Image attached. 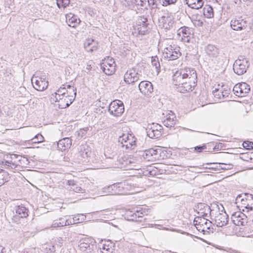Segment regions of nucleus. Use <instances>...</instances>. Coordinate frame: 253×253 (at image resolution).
Instances as JSON below:
<instances>
[{
  "label": "nucleus",
  "mask_w": 253,
  "mask_h": 253,
  "mask_svg": "<svg viewBox=\"0 0 253 253\" xmlns=\"http://www.w3.org/2000/svg\"><path fill=\"white\" fill-rule=\"evenodd\" d=\"M63 86H65V85H63ZM56 92L58 94L62 95V97H65L67 95V93H66V88L65 86L60 87Z\"/></svg>",
  "instance_id": "nucleus-44"
},
{
  "label": "nucleus",
  "mask_w": 253,
  "mask_h": 253,
  "mask_svg": "<svg viewBox=\"0 0 253 253\" xmlns=\"http://www.w3.org/2000/svg\"><path fill=\"white\" fill-rule=\"evenodd\" d=\"M163 126L158 124L153 123L149 125L146 129L147 134L151 138H158L161 135Z\"/></svg>",
  "instance_id": "nucleus-10"
},
{
  "label": "nucleus",
  "mask_w": 253,
  "mask_h": 253,
  "mask_svg": "<svg viewBox=\"0 0 253 253\" xmlns=\"http://www.w3.org/2000/svg\"><path fill=\"white\" fill-rule=\"evenodd\" d=\"M219 165H224V167H222L219 166L220 169H230L232 168V165L231 164H226L224 163H219Z\"/></svg>",
  "instance_id": "nucleus-54"
},
{
  "label": "nucleus",
  "mask_w": 253,
  "mask_h": 253,
  "mask_svg": "<svg viewBox=\"0 0 253 253\" xmlns=\"http://www.w3.org/2000/svg\"><path fill=\"white\" fill-rule=\"evenodd\" d=\"M89 47L91 50H86L87 51L92 52L93 51L96 50L97 48V42H95L92 43V45H90Z\"/></svg>",
  "instance_id": "nucleus-59"
},
{
  "label": "nucleus",
  "mask_w": 253,
  "mask_h": 253,
  "mask_svg": "<svg viewBox=\"0 0 253 253\" xmlns=\"http://www.w3.org/2000/svg\"><path fill=\"white\" fill-rule=\"evenodd\" d=\"M222 210H221V213H218L217 215L215 216L214 222L216 226L222 227L226 225L228 222V215L224 211V209L221 204L220 205Z\"/></svg>",
  "instance_id": "nucleus-15"
},
{
  "label": "nucleus",
  "mask_w": 253,
  "mask_h": 253,
  "mask_svg": "<svg viewBox=\"0 0 253 253\" xmlns=\"http://www.w3.org/2000/svg\"><path fill=\"white\" fill-rule=\"evenodd\" d=\"M135 213L136 211H132L130 210L126 211L125 213V216L127 220L130 221L141 222L142 219H137V216H139V214Z\"/></svg>",
  "instance_id": "nucleus-27"
},
{
  "label": "nucleus",
  "mask_w": 253,
  "mask_h": 253,
  "mask_svg": "<svg viewBox=\"0 0 253 253\" xmlns=\"http://www.w3.org/2000/svg\"><path fill=\"white\" fill-rule=\"evenodd\" d=\"M207 54L211 58H214L218 56V49L212 44H208L205 47Z\"/></svg>",
  "instance_id": "nucleus-22"
},
{
  "label": "nucleus",
  "mask_w": 253,
  "mask_h": 253,
  "mask_svg": "<svg viewBox=\"0 0 253 253\" xmlns=\"http://www.w3.org/2000/svg\"><path fill=\"white\" fill-rule=\"evenodd\" d=\"M130 137H131L132 139H133V137H132L131 135H130V136H129L125 134H123L122 136L119 137V142H121L123 145L124 144H125L126 143H127V140H130Z\"/></svg>",
  "instance_id": "nucleus-40"
},
{
  "label": "nucleus",
  "mask_w": 253,
  "mask_h": 253,
  "mask_svg": "<svg viewBox=\"0 0 253 253\" xmlns=\"http://www.w3.org/2000/svg\"><path fill=\"white\" fill-rule=\"evenodd\" d=\"M231 28L236 31L246 29L247 27V21L243 19L232 20L230 22Z\"/></svg>",
  "instance_id": "nucleus-19"
},
{
  "label": "nucleus",
  "mask_w": 253,
  "mask_h": 253,
  "mask_svg": "<svg viewBox=\"0 0 253 253\" xmlns=\"http://www.w3.org/2000/svg\"><path fill=\"white\" fill-rule=\"evenodd\" d=\"M66 93H67V96L69 97L71 96L75 97L76 95V88L74 86L73 87H71L69 90L66 89Z\"/></svg>",
  "instance_id": "nucleus-45"
},
{
  "label": "nucleus",
  "mask_w": 253,
  "mask_h": 253,
  "mask_svg": "<svg viewBox=\"0 0 253 253\" xmlns=\"http://www.w3.org/2000/svg\"><path fill=\"white\" fill-rule=\"evenodd\" d=\"M116 187H117V185H116L115 184H113V185L108 186L107 187H105L104 188V189L105 190H108L107 192H105L106 193L109 194H114V193L110 191V189L113 190L114 189L116 188Z\"/></svg>",
  "instance_id": "nucleus-52"
},
{
  "label": "nucleus",
  "mask_w": 253,
  "mask_h": 253,
  "mask_svg": "<svg viewBox=\"0 0 253 253\" xmlns=\"http://www.w3.org/2000/svg\"><path fill=\"white\" fill-rule=\"evenodd\" d=\"M173 24V18L169 13H165L158 19L159 26L166 30H170Z\"/></svg>",
  "instance_id": "nucleus-6"
},
{
  "label": "nucleus",
  "mask_w": 253,
  "mask_h": 253,
  "mask_svg": "<svg viewBox=\"0 0 253 253\" xmlns=\"http://www.w3.org/2000/svg\"><path fill=\"white\" fill-rule=\"evenodd\" d=\"M38 77L36 75L31 79V82L34 88L38 91H42L46 89L48 85V81H42L37 79Z\"/></svg>",
  "instance_id": "nucleus-17"
},
{
  "label": "nucleus",
  "mask_w": 253,
  "mask_h": 253,
  "mask_svg": "<svg viewBox=\"0 0 253 253\" xmlns=\"http://www.w3.org/2000/svg\"><path fill=\"white\" fill-rule=\"evenodd\" d=\"M243 146L247 150L253 149V142L249 141H245L243 143Z\"/></svg>",
  "instance_id": "nucleus-46"
},
{
  "label": "nucleus",
  "mask_w": 253,
  "mask_h": 253,
  "mask_svg": "<svg viewBox=\"0 0 253 253\" xmlns=\"http://www.w3.org/2000/svg\"><path fill=\"white\" fill-rule=\"evenodd\" d=\"M66 22L69 26L75 28L79 24L80 20L77 16L70 13L66 14Z\"/></svg>",
  "instance_id": "nucleus-20"
},
{
  "label": "nucleus",
  "mask_w": 253,
  "mask_h": 253,
  "mask_svg": "<svg viewBox=\"0 0 253 253\" xmlns=\"http://www.w3.org/2000/svg\"><path fill=\"white\" fill-rule=\"evenodd\" d=\"M108 111L114 116H120L124 112V105L121 100L112 101L108 107Z\"/></svg>",
  "instance_id": "nucleus-5"
},
{
  "label": "nucleus",
  "mask_w": 253,
  "mask_h": 253,
  "mask_svg": "<svg viewBox=\"0 0 253 253\" xmlns=\"http://www.w3.org/2000/svg\"><path fill=\"white\" fill-rule=\"evenodd\" d=\"M158 150L153 148L139 151L136 154V157H140L141 160L147 161H154L157 158Z\"/></svg>",
  "instance_id": "nucleus-8"
},
{
  "label": "nucleus",
  "mask_w": 253,
  "mask_h": 253,
  "mask_svg": "<svg viewBox=\"0 0 253 253\" xmlns=\"http://www.w3.org/2000/svg\"><path fill=\"white\" fill-rule=\"evenodd\" d=\"M67 184L71 187H75L76 183L74 180H68Z\"/></svg>",
  "instance_id": "nucleus-62"
},
{
  "label": "nucleus",
  "mask_w": 253,
  "mask_h": 253,
  "mask_svg": "<svg viewBox=\"0 0 253 253\" xmlns=\"http://www.w3.org/2000/svg\"><path fill=\"white\" fill-rule=\"evenodd\" d=\"M92 67L91 66V65H87L86 67V69L88 71H90Z\"/></svg>",
  "instance_id": "nucleus-64"
},
{
  "label": "nucleus",
  "mask_w": 253,
  "mask_h": 253,
  "mask_svg": "<svg viewBox=\"0 0 253 253\" xmlns=\"http://www.w3.org/2000/svg\"><path fill=\"white\" fill-rule=\"evenodd\" d=\"M69 3L70 0H60L59 1L57 2V4L59 7H60V4H61L63 7H66L69 5Z\"/></svg>",
  "instance_id": "nucleus-48"
},
{
  "label": "nucleus",
  "mask_w": 253,
  "mask_h": 253,
  "mask_svg": "<svg viewBox=\"0 0 253 253\" xmlns=\"http://www.w3.org/2000/svg\"><path fill=\"white\" fill-rule=\"evenodd\" d=\"M213 94L215 97L217 98H220L222 96L223 98H225L226 96H228L229 94V90H226L223 91H219L218 90L215 89L213 91Z\"/></svg>",
  "instance_id": "nucleus-34"
},
{
  "label": "nucleus",
  "mask_w": 253,
  "mask_h": 253,
  "mask_svg": "<svg viewBox=\"0 0 253 253\" xmlns=\"http://www.w3.org/2000/svg\"><path fill=\"white\" fill-rule=\"evenodd\" d=\"M148 25L145 26H142L141 27H137V30L138 34L140 35H145L148 32L149 28H148Z\"/></svg>",
  "instance_id": "nucleus-38"
},
{
  "label": "nucleus",
  "mask_w": 253,
  "mask_h": 253,
  "mask_svg": "<svg viewBox=\"0 0 253 253\" xmlns=\"http://www.w3.org/2000/svg\"><path fill=\"white\" fill-rule=\"evenodd\" d=\"M250 66L249 60L237 59L233 64V68L235 73L242 75L245 73Z\"/></svg>",
  "instance_id": "nucleus-7"
},
{
  "label": "nucleus",
  "mask_w": 253,
  "mask_h": 253,
  "mask_svg": "<svg viewBox=\"0 0 253 253\" xmlns=\"http://www.w3.org/2000/svg\"><path fill=\"white\" fill-rule=\"evenodd\" d=\"M240 86V91H241L240 95V97H244L246 95L247 93H249L250 90V86L247 83L244 82H242L239 83Z\"/></svg>",
  "instance_id": "nucleus-29"
},
{
  "label": "nucleus",
  "mask_w": 253,
  "mask_h": 253,
  "mask_svg": "<svg viewBox=\"0 0 253 253\" xmlns=\"http://www.w3.org/2000/svg\"><path fill=\"white\" fill-rule=\"evenodd\" d=\"M102 249L103 250H106L107 252L106 253H110L112 252V250L109 248V245H106V244L103 245Z\"/></svg>",
  "instance_id": "nucleus-61"
},
{
  "label": "nucleus",
  "mask_w": 253,
  "mask_h": 253,
  "mask_svg": "<svg viewBox=\"0 0 253 253\" xmlns=\"http://www.w3.org/2000/svg\"><path fill=\"white\" fill-rule=\"evenodd\" d=\"M203 14L208 18L213 16V11L212 8L210 5H206L203 9Z\"/></svg>",
  "instance_id": "nucleus-31"
},
{
  "label": "nucleus",
  "mask_w": 253,
  "mask_h": 253,
  "mask_svg": "<svg viewBox=\"0 0 253 253\" xmlns=\"http://www.w3.org/2000/svg\"><path fill=\"white\" fill-rule=\"evenodd\" d=\"M147 211L145 209L143 210L142 208L139 210H137L135 213L139 214V216H137V219H142V221L145 220V218H144L143 217L145 215H147Z\"/></svg>",
  "instance_id": "nucleus-37"
},
{
  "label": "nucleus",
  "mask_w": 253,
  "mask_h": 253,
  "mask_svg": "<svg viewBox=\"0 0 253 253\" xmlns=\"http://www.w3.org/2000/svg\"><path fill=\"white\" fill-rule=\"evenodd\" d=\"M197 208L200 210L204 209L205 210V211H210L211 213L212 211H214V210H211L210 206H209L208 205H206L205 204H203V203H199L197 205Z\"/></svg>",
  "instance_id": "nucleus-39"
},
{
  "label": "nucleus",
  "mask_w": 253,
  "mask_h": 253,
  "mask_svg": "<svg viewBox=\"0 0 253 253\" xmlns=\"http://www.w3.org/2000/svg\"><path fill=\"white\" fill-rule=\"evenodd\" d=\"M75 99V96H71L70 97L66 96L62 97V98L58 101V107L61 109H64L69 107Z\"/></svg>",
  "instance_id": "nucleus-21"
},
{
  "label": "nucleus",
  "mask_w": 253,
  "mask_h": 253,
  "mask_svg": "<svg viewBox=\"0 0 253 253\" xmlns=\"http://www.w3.org/2000/svg\"><path fill=\"white\" fill-rule=\"evenodd\" d=\"M90 154V152L88 151H86V150L84 149L83 151L81 152V156L83 158H87L89 156V154Z\"/></svg>",
  "instance_id": "nucleus-58"
},
{
  "label": "nucleus",
  "mask_w": 253,
  "mask_h": 253,
  "mask_svg": "<svg viewBox=\"0 0 253 253\" xmlns=\"http://www.w3.org/2000/svg\"><path fill=\"white\" fill-rule=\"evenodd\" d=\"M164 55L165 58L168 59L169 60H176L181 55L180 47L175 45H169L164 49Z\"/></svg>",
  "instance_id": "nucleus-4"
},
{
  "label": "nucleus",
  "mask_w": 253,
  "mask_h": 253,
  "mask_svg": "<svg viewBox=\"0 0 253 253\" xmlns=\"http://www.w3.org/2000/svg\"><path fill=\"white\" fill-rule=\"evenodd\" d=\"M147 21V18L144 17V16L138 17L136 20V25L137 27H141L142 25H146L147 24H148Z\"/></svg>",
  "instance_id": "nucleus-35"
},
{
  "label": "nucleus",
  "mask_w": 253,
  "mask_h": 253,
  "mask_svg": "<svg viewBox=\"0 0 253 253\" xmlns=\"http://www.w3.org/2000/svg\"><path fill=\"white\" fill-rule=\"evenodd\" d=\"M231 218L232 222L237 226H244L248 222L247 215L241 211L233 213Z\"/></svg>",
  "instance_id": "nucleus-13"
},
{
  "label": "nucleus",
  "mask_w": 253,
  "mask_h": 253,
  "mask_svg": "<svg viewBox=\"0 0 253 253\" xmlns=\"http://www.w3.org/2000/svg\"><path fill=\"white\" fill-rule=\"evenodd\" d=\"M72 145V141L69 137L64 138L57 143V147L58 149L61 151L65 150L69 148Z\"/></svg>",
  "instance_id": "nucleus-23"
},
{
  "label": "nucleus",
  "mask_w": 253,
  "mask_h": 253,
  "mask_svg": "<svg viewBox=\"0 0 253 253\" xmlns=\"http://www.w3.org/2000/svg\"><path fill=\"white\" fill-rule=\"evenodd\" d=\"M95 42H95L94 40L92 39H88L86 40L84 43V47L85 50H91L89 46L92 45V43H94Z\"/></svg>",
  "instance_id": "nucleus-41"
},
{
  "label": "nucleus",
  "mask_w": 253,
  "mask_h": 253,
  "mask_svg": "<svg viewBox=\"0 0 253 253\" xmlns=\"http://www.w3.org/2000/svg\"><path fill=\"white\" fill-rule=\"evenodd\" d=\"M140 92L145 95H149L153 91V87L151 83L149 82L141 81L138 84Z\"/></svg>",
  "instance_id": "nucleus-18"
},
{
  "label": "nucleus",
  "mask_w": 253,
  "mask_h": 253,
  "mask_svg": "<svg viewBox=\"0 0 253 253\" xmlns=\"http://www.w3.org/2000/svg\"><path fill=\"white\" fill-rule=\"evenodd\" d=\"M103 72L108 75L114 74L116 70V63L114 59L109 56L105 58L104 60L100 65Z\"/></svg>",
  "instance_id": "nucleus-3"
},
{
  "label": "nucleus",
  "mask_w": 253,
  "mask_h": 253,
  "mask_svg": "<svg viewBox=\"0 0 253 253\" xmlns=\"http://www.w3.org/2000/svg\"><path fill=\"white\" fill-rule=\"evenodd\" d=\"M17 158L19 161V167H26L29 165L30 162L28 158L26 157L17 155Z\"/></svg>",
  "instance_id": "nucleus-30"
},
{
  "label": "nucleus",
  "mask_w": 253,
  "mask_h": 253,
  "mask_svg": "<svg viewBox=\"0 0 253 253\" xmlns=\"http://www.w3.org/2000/svg\"><path fill=\"white\" fill-rule=\"evenodd\" d=\"M163 124L167 127L174 126L176 123V119L175 114L171 111H166L162 113Z\"/></svg>",
  "instance_id": "nucleus-9"
},
{
  "label": "nucleus",
  "mask_w": 253,
  "mask_h": 253,
  "mask_svg": "<svg viewBox=\"0 0 253 253\" xmlns=\"http://www.w3.org/2000/svg\"><path fill=\"white\" fill-rule=\"evenodd\" d=\"M122 2L126 6H130L133 4V0H122Z\"/></svg>",
  "instance_id": "nucleus-55"
},
{
  "label": "nucleus",
  "mask_w": 253,
  "mask_h": 253,
  "mask_svg": "<svg viewBox=\"0 0 253 253\" xmlns=\"http://www.w3.org/2000/svg\"><path fill=\"white\" fill-rule=\"evenodd\" d=\"M19 161L17 158L16 154H13L11 156V160L5 161L4 165L7 166L9 169H16L19 167Z\"/></svg>",
  "instance_id": "nucleus-25"
},
{
  "label": "nucleus",
  "mask_w": 253,
  "mask_h": 253,
  "mask_svg": "<svg viewBox=\"0 0 253 253\" xmlns=\"http://www.w3.org/2000/svg\"><path fill=\"white\" fill-rule=\"evenodd\" d=\"M10 178V177L7 171L0 169V186L8 182Z\"/></svg>",
  "instance_id": "nucleus-28"
},
{
  "label": "nucleus",
  "mask_w": 253,
  "mask_h": 253,
  "mask_svg": "<svg viewBox=\"0 0 253 253\" xmlns=\"http://www.w3.org/2000/svg\"><path fill=\"white\" fill-rule=\"evenodd\" d=\"M178 35L181 37V40L183 42H189L193 37V31L190 28L183 26L178 30Z\"/></svg>",
  "instance_id": "nucleus-14"
},
{
  "label": "nucleus",
  "mask_w": 253,
  "mask_h": 253,
  "mask_svg": "<svg viewBox=\"0 0 253 253\" xmlns=\"http://www.w3.org/2000/svg\"><path fill=\"white\" fill-rule=\"evenodd\" d=\"M236 204L241 202L242 207H244L248 212L253 210V195L245 193L238 195L236 198Z\"/></svg>",
  "instance_id": "nucleus-2"
},
{
  "label": "nucleus",
  "mask_w": 253,
  "mask_h": 253,
  "mask_svg": "<svg viewBox=\"0 0 253 253\" xmlns=\"http://www.w3.org/2000/svg\"><path fill=\"white\" fill-rule=\"evenodd\" d=\"M71 190L77 193H84V191L82 187L78 186L77 184L75 187H71Z\"/></svg>",
  "instance_id": "nucleus-49"
},
{
  "label": "nucleus",
  "mask_w": 253,
  "mask_h": 253,
  "mask_svg": "<svg viewBox=\"0 0 253 253\" xmlns=\"http://www.w3.org/2000/svg\"><path fill=\"white\" fill-rule=\"evenodd\" d=\"M163 5L165 6H167L168 5L172 4L175 3L176 1V0H163Z\"/></svg>",
  "instance_id": "nucleus-57"
},
{
  "label": "nucleus",
  "mask_w": 253,
  "mask_h": 253,
  "mask_svg": "<svg viewBox=\"0 0 253 253\" xmlns=\"http://www.w3.org/2000/svg\"><path fill=\"white\" fill-rule=\"evenodd\" d=\"M136 141L135 140L130 141V139L129 140H127V143H126L125 144H124L122 145V147H126V150L130 149L131 147L135 145Z\"/></svg>",
  "instance_id": "nucleus-42"
},
{
  "label": "nucleus",
  "mask_w": 253,
  "mask_h": 253,
  "mask_svg": "<svg viewBox=\"0 0 253 253\" xmlns=\"http://www.w3.org/2000/svg\"><path fill=\"white\" fill-rule=\"evenodd\" d=\"M172 80L178 92L184 93L192 91L197 85L196 71L194 69L188 67L181 68L174 73Z\"/></svg>",
  "instance_id": "nucleus-1"
},
{
  "label": "nucleus",
  "mask_w": 253,
  "mask_h": 253,
  "mask_svg": "<svg viewBox=\"0 0 253 253\" xmlns=\"http://www.w3.org/2000/svg\"><path fill=\"white\" fill-rule=\"evenodd\" d=\"M211 222L204 217H196L194 220V224L199 231L205 232L206 229H210Z\"/></svg>",
  "instance_id": "nucleus-12"
},
{
  "label": "nucleus",
  "mask_w": 253,
  "mask_h": 253,
  "mask_svg": "<svg viewBox=\"0 0 253 253\" xmlns=\"http://www.w3.org/2000/svg\"><path fill=\"white\" fill-rule=\"evenodd\" d=\"M133 4L137 6H140L142 9V7H145L147 4V1L146 0H133Z\"/></svg>",
  "instance_id": "nucleus-43"
},
{
  "label": "nucleus",
  "mask_w": 253,
  "mask_h": 253,
  "mask_svg": "<svg viewBox=\"0 0 253 253\" xmlns=\"http://www.w3.org/2000/svg\"><path fill=\"white\" fill-rule=\"evenodd\" d=\"M73 222L75 220H79V218L77 219H73ZM59 224H60L61 227H63L66 225H69L70 224H72L74 223V222H72L71 220H69L67 218L66 216H64V217H61L59 218Z\"/></svg>",
  "instance_id": "nucleus-33"
},
{
  "label": "nucleus",
  "mask_w": 253,
  "mask_h": 253,
  "mask_svg": "<svg viewBox=\"0 0 253 253\" xmlns=\"http://www.w3.org/2000/svg\"><path fill=\"white\" fill-rule=\"evenodd\" d=\"M211 206H212L213 208H214V207H215L216 209H217L218 211H219L220 208L219 207V206L216 203H213L211 205Z\"/></svg>",
  "instance_id": "nucleus-63"
},
{
  "label": "nucleus",
  "mask_w": 253,
  "mask_h": 253,
  "mask_svg": "<svg viewBox=\"0 0 253 253\" xmlns=\"http://www.w3.org/2000/svg\"><path fill=\"white\" fill-rule=\"evenodd\" d=\"M15 210L16 217L18 218H24L28 215V210L22 205L16 206Z\"/></svg>",
  "instance_id": "nucleus-24"
},
{
  "label": "nucleus",
  "mask_w": 253,
  "mask_h": 253,
  "mask_svg": "<svg viewBox=\"0 0 253 253\" xmlns=\"http://www.w3.org/2000/svg\"><path fill=\"white\" fill-rule=\"evenodd\" d=\"M94 243L92 239L85 238L80 241L78 246L81 251L86 253H91L94 248Z\"/></svg>",
  "instance_id": "nucleus-11"
},
{
  "label": "nucleus",
  "mask_w": 253,
  "mask_h": 253,
  "mask_svg": "<svg viewBox=\"0 0 253 253\" xmlns=\"http://www.w3.org/2000/svg\"><path fill=\"white\" fill-rule=\"evenodd\" d=\"M207 149V145L204 144L202 146H197L194 147V150L197 152H201Z\"/></svg>",
  "instance_id": "nucleus-51"
},
{
  "label": "nucleus",
  "mask_w": 253,
  "mask_h": 253,
  "mask_svg": "<svg viewBox=\"0 0 253 253\" xmlns=\"http://www.w3.org/2000/svg\"><path fill=\"white\" fill-rule=\"evenodd\" d=\"M59 220L56 219L54 220L52 224V227H61L60 224H59Z\"/></svg>",
  "instance_id": "nucleus-60"
},
{
  "label": "nucleus",
  "mask_w": 253,
  "mask_h": 253,
  "mask_svg": "<svg viewBox=\"0 0 253 253\" xmlns=\"http://www.w3.org/2000/svg\"><path fill=\"white\" fill-rule=\"evenodd\" d=\"M55 251V248L54 246L48 245L45 249V252L46 253H54Z\"/></svg>",
  "instance_id": "nucleus-50"
},
{
  "label": "nucleus",
  "mask_w": 253,
  "mask_h": 253,
  "mask_svg": "<svg viewBox=\"0 0 253 253\" xmlns=\"http://www.w3.org/2000/svg\"><path fill=\"white\" fill-rule=\"evenodd\" d=\"M38 77L37 79L39 80H41L42 81H48L47 80V76L45 73H40V75L39 76H37Z\"/></svg>",
  "instance_id": "nucleus-53"
},
{
  "label": "nucleus",
  "mask_w": 253,
  "mask_h": 253,
  "mask_svg": "<svg viewBox=\"0 0 253 253\" xmlns=\"http://www.w3.org/2000/svg\"><path fill=\"white\" fill-rule=\"evenodd\" d=\"M151 63L153 67L155 68L156 72L158 75L160 72V64L159 62L158 58L157 56L152 57Z\"/></svg>",
  "instance_id": "nucleus-32"
},
{
  "label": "nucleus",
  "mask_w": 253,
  "mask_h": 253,
  "mask_svg": "<svg viewBox=\"0 0 253 253\" xmlns=\"http://www.w3.org/2000/svg\"><path fill=\"white\" fill-rule=\"evenodd\" d=\"M240 86L239 83L237 84L236 85H234L233 88V91L234 92V93L239 97H240V94L241 91H240Z\"/></svg>",
  "instance_id": "nucleus-47"
},
{
  "label": "nucleus",
  "mask_w": 253,
  "mask_h": 253,
  "mask_svg": "<svg viewBox=\"0 0 253 253\" xmlns=\"http://www.w3.org/2000/svg\"><path fill=\"white\" fill-rule=\"evenodd\" d=\"M55 95L52 94V96L54 98H52L55 101L58 102L62 98V95L58 94L57 92H55Z\"/></svg>",
  "instance_id": "nucleus-56"
},
{
  "label": "nucleus",
  "mask_w": 253,
  "mask_h": 253,
  "mask_svg": "<svg viewBox=\"0 0 253 253\" xmlns=\"http://www.w3.org/2000/svg\"><path fill=\"white\" fill-rule=\"evenodd\" d=\"M187 5L193 9H198L203 5L202 0H186Z\"/></svg>",
  "instance_id": "nucleus-26"
},
{
  "label": "nucleus",
  "mask_w": 253,
  "mask_h": 253,
  "mask_svg": "<svg viewBox=\"0 0 253 253\" xmlns=\"http://www.w3.org/2000/svg\"><path fill=\"white\" fill-rule=\"evenodd\" d=\"M44 137L41 134H38L36 135L33 138L30 139V141L33 143H39L43 142Z\"/></svg>",
  "instance_id": "nucleus-36"
},
{
  "label": "nucleus",
  "mask_w": 253,
  "mask_h": 253,
  "mask_svg": "<svg viewBox=\"0 0 253 253\" xmlns=\"http://www.w3.org/2000/svg\"><path fill=\"white\" fill-rule=\"evenodd\" d=\"M142 76L136 72L134 69L127 71L124 75V81L128 84H133L138 80H140V77Z\"/></svg>",
  "instance_id": "nucleus-16"
}]
</instances>
